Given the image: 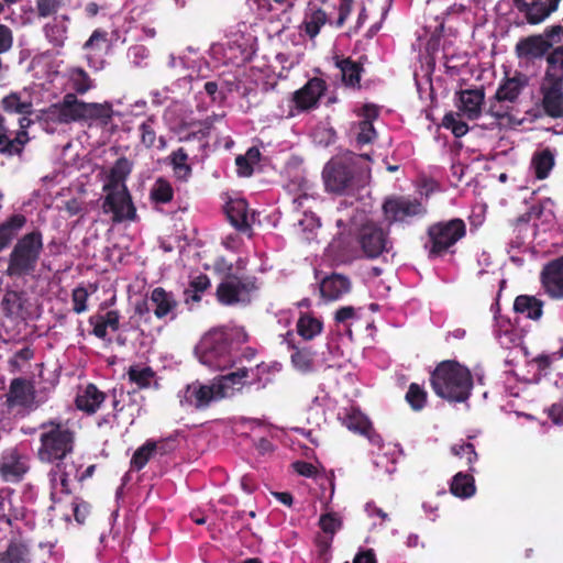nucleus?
Instances as JSON below:
<instances>
[{"mask_svg":"<svg viewBox=\"0 0 563 563\" xmlns=\"http://www.w3.org/2000/svg\"><path fill=\"white\" fill-rule=\"evenodd\" d=\"M555 166V155L550 147L537 151L531 158V168L538 180L547 179Z\"/></svg>","mask_w":563,"mask_h":563,"instance_id":"obj_32","label":"nucleus"},{"mask_svg":"<svg viewBox=\"0 0 563 563\" xmlns=\"http://www.w3.org/2000/svg\"><path fill=\"white\" fill-rule=\"evenodd\" d=\"M70 85L80 95L86 93L92 86L89 75L80 67L70 70Z\"/></svg>","mask_w":563,"mask_h":563,"instance_id":"obj_51","label":"nucleus"},{"mask_svg":"<svg viewBox=\"0 0 563 563\" xmlns=\"http://www.w3.org/2000/svg\"><path fill=\"white\" fill-rule=\"evenodd\" d=\"M157 442L147 440L142 446H140L131 459V468L141 471L156 452Z\"/></svg>","mask_w":563,"mask_h":563,"instance_id":"obj_48","label":"nucleus"},{"mask_svg":"<svg viewBox=\"0 0 563 563\" xmlns=\"http://www.w3.org/2000/svg\"><path fill=\"white\" fill-rule=\"evenodd\" d=\"M288 349L292 351L290 355L292 366L301 372L309 373L313 369L314 353L309 347H299L292 340H287Z\"/></svg>","mask_w":563,"mask_h":563,"instance_id":"obj_35","label":"nucleus"},{"mask_svg":"<svg viewBox=\"0 0 563 563\" xmlns=\"http://www.w3.org/2000/svg\"><path fill=\"white\" fill-rule=\"evenodd\" d=\"M539 278L541 289L550 299L563 301V255L545 263Z\"/></svg>","mask_w":563,"mask_h":563,"instance_id":"obj_15","label":"nucleus"},{"mask_svg":"<svg viewBox=\"0 0 563 563\" xmlns=\"http://www.w3.org/2000/svg\"><path fill=\"white\" fill-rule=\"evenodd\" d=\"M0 563H31L27 545L22 541H10L5 551L0 552Z\"/></svg>","mask_w":563,"mask_h":563,"instance_id":"obj_39","label":"nucleus"},{"mask_svg":"<svg viewBox=\"0 0 563 563\" xmlns=\"http://www.w3.org/2000/svg\"><path fill=\"white\" fill-rule=\"evenodd\" d=\"M36 12L40 18L55 14L63 5V0H36Z\"/></svg>","mask_w":563,"mask_h":563,"instance_id":"obj_56","label":"nucleus"},{"mask_svg":"<svg viewBox=\"0 0 563 563\" xmlns=\"http://www.w3.org/2000/svg\"><path fill=\"white\" fill-rule=\"evenodd\" d=\"M334 66L340 70L341 81L346 88L360 89L361 78L364 67L361 62L353 60L351 57L335 55L333 57Z\"/></svg>","mask_w":563,"mask_h":563,"instance_id":"obj_26","label":"nucleus"},{"mask_svg":"<svg viewBox=\"0 0 563 563\" xmlns=\"http://www.w3.org/2000/svg\"><path fill=\"white\" fill-rule=\"evenodd\" d=\"M451 493L460 498H468L475 494V481L471 474L459 472L454 475L451 485Z\"/></svg>","mask_w":563,"mask_h":563,"instance_id":"obj_43","label":"nucleus"},{"mask_svg":"<svg viewBox=\"0 0 563 563\" xmlns=\"http://www.w3.org/2000/svg\"><path fill=\"white\" fill-rule=\"evenodd\" d=\"M38 448L36 457L41 463L66 460L77 445V431L74 422L60 417H52L38 424Z\"/></svg>","mask_w":563,"mask_h":563,"instance_id":"obj_1","label":"nucleus"},{"mask_svg":"<svg viewBox=\"0 0 563 563\" xmlns=\"http://www.w3.org/2000/svg\"><path fill=\"white\" fill-rule=\"evenodd\" d=\"M29 457L16 448L4 451L0 459V476L4 482H21L29 472Z\"/></svg>","mask_w":563,"mask_h":563,"instance_id":"obj_18","label":"nucleus"},{"mask_svg":"<svg viewBox=\"0 0 563 563\" xmlns=\"http://www.w3.org/2000/svg\"><path fill=\"white\" fill-rule=\"evenodd\" d=\"M545 63L543 78L563 81V44L551 48Z\"/></svg>","mask_w":563,"mask_h":563,"instance_id":"obj_38","label":"nucleus"},{"mask_svg":"<svg viewBox=\"0 0 563 563\" xmlns=\"http://www.w3.org/2000/svg\"><path fill=\"white\" fill-rule=\"evenodd\" d=\"M235 339L239 342H245L247 334L224 327L210 330L201 338L196 347L200 362L217 369L232 367L234 361L231 351Z\"/></svg>","mask_w":563,"mask_h":563,"instance_id":"obj_3","label":"nucleus"},{"mask_svg":"<svg viewBox=\"0 0 563 563\" xmlns=\"http://www.w3.org/2000/svg\"><path fill=\"white\" fill-rule=\"evenodd\" d=\"M540 95L544 114L552 119L563 118V81L543 78Z\"/></svg>","mask_w":563,"mask_h":563,"instance_id":"obj_17","label":"nucleus"},{"mask_svg":"<svg viewBox=\"0 0 563 563\" xmlns=\"http://www.w3.org/2000/svg\"><path fill=\"white\" fill-rule=\"evenodd\" d=\"M148 300L157 319L175 320L177 318L178 301L172 291H167L163 287H155L151 291Z\"/></svg>","mask_w":563,"mask_h":563,"instance_id":"obj_22","label":"nucleus"},{"mask_svg":"<svg viewBox=\"0 0 563 563\" xmlns=\"http://www.w3.org/2000/svg\"><path fill=\"white\" fill-rule=\"evenodd\" d=\"M457 115H460V113H445L442 119V125L445 129L451 130L455 137H462L468 132V125L465 122L457 120Z\"/></svg>","mask_w":563,"mask_h":563,"instance_id":"obj_53","label":"nucleus"},{"mask_svg":"<svg viewBox=\"0 0 563 563\" xmlns=\"http://www.w3.org/2000/svg\"><path fill=\"white\" fill-rule=\"evenodd\" d=\"M327 13L322 9H316L306 14L301 29L310 38H314L320 33L321 27L327 23Z\"/></svg>","mask_w":563,"mask_h":563,"instance_id":"obj_45","label":"nucleus"},{"mask_svg":"<svg viewBox=\"0 0 563 563\" xmlns=\"http://www.w3.org/2000/svg\"><path fill=\"white\" fill-rule=\"evenodd\" d=\"M380 224L368 221L361 225L356 234V242L366 258L374 260L383 253L389 252L391 242Z\"/></svg>","mask_w":563,"mask_h":563,"instance_id":"obj_9","label":"nucleus"},{"mask_svg":"<svg viewBox=\"0 0 563 563\" xmlns=\"http://www.w3.org/2000/svg\"><path fill=\"white\" fill-rule=\"evenodd\" d=\"M44 32L47 40L56 47L63 46L66 38V29L58 24H46Z\"/></svg>","mask_w":563,"mask_h":563,"instance_id":"obj_55","label":"nucleus"},{"mask_svg":"<svg viewBox=\"0 0 563 563\" xmlns=\"http://www.w3.org/2000/svg\"><path fill=\"white\" fill-rule=\"evenodd\" d=\"M107 399L106 393L101 391L95 384L89 383L75 398V406L78 410L88 416L96 413Z\"/></svg>","mask_w":563,"mask_h":563,"instance_id":"obj_28","label":"nucleus"},{"mask_svg":"<svg viewBox=\"0 0 563 563\" xmlns=\"http://www.w3.org/2000/svg\"><path fill=\"white\" fill-rule=\"evenodd\" d=\"M456 107L468 120H476L482 113V104L485 99L483 88L465 89L457 92Z\"/></svg>","mask_w":563,"mask_h":563,"instance_id":"obj_25","label":"nucleus"},{"mask_svg":"<svg viewBox=\"0 0 563 563\" xmlns=\"http://www.w3.org/2000/svg\"><path fill=\"white\" fill-rule=\"evenodd\" d=\"M26 221L24 214L14 213L0 223V253L10 246Z\"/></svg>","mask_w":563,"mask_h":563,"instance_id":"obj_31","label":"nucleus"},{"mask_svg":"<svg viewBox=\"0 0 563 563\" xmlns=\"http://www.w3.org/2000/svg\"><path fill=\"white\" fill-rule=\"evenodd\" d=\"M44 250L43 233L35 229L19 238L13 245L5 274L9 277H24L35 272Z\"/></svg>","mask_w":563,"mask_h":563,"instance_id":"obj_4","label":"nucleus"},{"mask_svg":"<svg viewBox=\"0 0 563 563\" xmlns=\"http://www.w3.org/2000/svg\"><path fill=\"white\" fill-rule=\"evenodd\" d=\"M132 170V164L126 157H120L109 172L103 189L126 186L125 179Z\"/></svg>","mask_w":563,"mask_h":563,"instance_id":"obj_36","label":"nucleus"},{"mask_svg":"<svg viewBox=\"0 0 563 563\" xmlns=\"http://www.w3.org/2000/svg\"><path fill=\"white\" fill-rule=\"evenodd\" d=\"M2 310L7 317H16L23 309L21 295L15 290H8L1 302Z\"/></svg>","mask_w":563,"mask_h":563,"instance_id":"obj_50","label":"nucleus"},{"mask_svg":"<svg viewBox=\"0 0 563 563\" xmlns=\"http://www.w3.org/2000/svg\"><path fill=\"white\" fill-rule=\"evenodd\" d=\"M342 424L350 431L368 439L377 446L383 444L382 437L374 430L371 420L358 408H351L342 418Z\"/></svg>","mask_w":563,"mask_h":563,"instance_id":"obj_20","label":"nucleus"},{"mask_svg":"<svg viewBox=\"0 0 563 563\" xmlns=\"http://www.w3.org/2000/svg\"><path fill=\"white\" fill-rule=\"evenodd\" d=\"M128 377L132 384H135L139 389H146L152 386L154 380L155 387H158L155 380L156 373L151 366L141 367L139 365H131L128 369Z\"/></svg>","mask_w":563,"mask_h":563,"instance_id":"obj_41","label":"nucleus"},{"mask_svg":"<svg viewBox=\"0 0 563 563\" xmlns=\"http://www.w3.org/2000/svg\"><path fill=\"white\" fill-rule=\"evenodd\" d=\"M66 460L48 462L53 465L48 472L49 482L53 488L60 487V493L70 495V471Z\"/></svg>","mask_w":563,"mask_h":563,"instance_id":"obj_34","label":"nucleus"},{"mask_svg":"<svg viewBox=\"0 0 563 563\" xmlns=\"http://www.w3.org/2000/svg\"><path fill=\"white\" fill-rule=\"evenodd\" d=\"M430 385L434 394L450 402H464L472 394L471 371L455 360L440 362L430 374Z\"/></svg>","mask_w":563,"mask_h":563,"instance_id":"obj_2","label":"nucleus"},{"mask_svg":"<svg viewBox=\"0 0 563 563\" xmlns=\"http://www.w3.org/2000/svg\"><path fill=\"white\" fill-rule=\"evenodd\" d=\"M550 51L551 42L547 41L542 34L522 37L515 46V53L520 59H541L547 57Z\"/></svg>","mask_w":563,"mask_h":563,"instance_id":"obj_21","label":"nucleus"},{"mask_svg":"<svg viewBox=\"0 0 563 563\" xmlns=\"http://www.w3.org/2000/svg\"><path fill=\"white\" fill-rule=\"evenodd\" d=\"M2 108L9 113H19L22 115H31L33 113V104L31 101H22L16 92L5 96L1 100Z\"/></svg>","mask_w":563,"mask_h":563,"instance_id":"obj_46","label":"nucleus"},{"mask_svg":"<svg viewBox=\"0 0 563 563\" xmlns=\"http://www.w3.org/2000/svg\"><path fill=\"white\" fill-rule=\"evenodd\" d=\"M35 398L34 385L31 380L23 377L13 378L9 390L5 394V404L9 408L30 407Z\"/></svg>","mask_w":563,"mask_h":563,"instance_id":"obj_23","label":"nucleus"},{"mask_svg":"<svg viewBox=\"0 0 563 563\" xmlns=\"http://www.w3.org/2000/svg\"><path fill=\"white\" fill-rule=\"evenodd\" d=\"M333 538L329 536H318L316 538V544L318 549L319 559L322 563H328L330 560V549L332 545Z\"/></svg>","mask_w":563,"mask_h":563,"instance_id":"obj_58","label":"nucleus"},{"mask_svg":"<svg viewBox=\"0 0 563 563\" xmlns=\"http://www.w3.org/2000/svg\"><path fill=\"white\" fill-rule=\"evenodd\" d=\"M298 334L306 341L312 340L322 332L323 323L320 319L309 314L301 313L297 324Z\"/></svg>","mask_w":563,"mask_h":563,"instance_id":"obj_42","label":"nucleus"},{"mask_svg":"<svg viewBox=\"0 0 563 563\" xmlns=\"http://www.w3.org/2000/svg\"><path fill=\"white\" fill-rule=\"evenodd\" d=\"M88 297H89V294H88L87 289L82 286L76 287L73 290L71 301H73L74 312L79 314L87 310Z\"/></svg>","mask_w":563,"mask_h":563,"instance_id":"obj_57","label":"nucleus"},{"mask_svg":"<svg viewBox=\"0 0 563 563\" xmlns=\"http://www.w3.org/2000/svg\"><path fill=\"white\" fill-rule=\"evenodd\" d=\"M12 45H13L12 30L4 24H0V54L7 53L8 51H10Z\"/></svg>","mask_w":563,"mask_h":563,"instance_id":"obj_61","label":"nucleus"},{"mask_svg":"<svg viewBox=\"0 0 563 563\" xmlns=\"http://www.w3.org/2000/svg\"><path fill=\"white\" fill-rule=\"evenodd\" d=\"M98 317L111 331H118L120 329L121 316L118 310H109L104 314H98Z\"/></svg>","mask_w":563,"mask_h":563,"instance_id":"obj_63","label":"nucleus"},{"mask_svg":"<svg viewBox=\"0 0 563 563\" xmlns=\"http://www.w3.org/2000/svg\"><path fill=\"white\" fill-rule=\"evenodd\" d=\"M549 419L556 426H563V399L552 404L547 410Z\"/></svg>","mask_w":563,"mask_h":563,"instance_id":"obj_64","label":"nucleus"},{"mask_svg":"<svg viewBox=\"0 0 563 563\" xmlns=\"http://www.w3.org/2000/svg\"><path fill=\"white\" fill-rule=\"evenodd\" d=\"M378 114L379 111L375 104L366 103L362 107L358 113L362 120L352 126V132L357 145L363 146L369 144L377 137L373 122L378 118Z\"/></svg>","mask_w":563,"mask_h":563,"instance_id":"obj_19","label":"nucleus"},{"mask_svg":"<svg viewBox=\"0 0 563 563\" xmlns=\"http://www.w3.org/2000/svg\"><path fill=\"white\" fill-rule=\"evenodd\" d=\"M174 198V188L164 177H158L150 190V199L155 205H166Z\"/></svg>","mask_w":563,"mask_h":563,"instance_id":"obj_44","label":"nucleus"},{"mask_svg":"<svg viewBox=\"0 0 563 563\" xmlns=\"http://www.w3.org/2000/svg\"><path fill=\"white\" fill-rule=\"evenodd\" d=\"M151 310H153V307L151 306L148 298L135 302L134 314L139 317L140 321L150 322Z\"/></svg>","mask_w":563,"mask_h":563,"instance_id":"obj_59","label":"nucleus"},{"mask_svg":"<svg viewBox=\"0 0 563 563\" xmlns=\"http://www.w3.org/2000/svg\"><path fill=\"white\" fill-rule=\"evenodd\" d=\"M247 377L249 369L241 367L235 372L220 376L214 383L218 387V391L225 398L230 395V390H241L246 385Z\"/></svg>","mask_w":563,"mask_h":563,"instance_id":"obj_33","label":"nucleus"},{"mask_svg":"<svg viewBox=\"0 0 563 563\" xmlns=\"http://www.w3.org/2000/svg\"><path fill=\"white\" fill-rule=\"evenodd\" d=\"M562 0H512V4L522 16L516 21L517 26L523 24L540 25L558 11Z\"/></svg>","mask_w":563,"mask_h":563,"instance_id":"obj_12","label":"nucleus"},{"mask_svg":"<svg viewBox=\"0 0 563 563\" xmlns=\"http://www.w3.org/2000/svg\"><path fill=\"white\" fill-rule=\"evenodd\" d=\"M103 191L107 192L102 203L103 212H111L114 223L137 219L136 208L126 186L103 189Z\"/></svg>","mask_w":563,"mask_h":563,"instance_id":"obj_10","label":"nucleus"},{"mask_svg":"<svg viewBox=\"0 0 563 563\" xmlns=\"http://www.w3.org/2000/svg\"><path fill=\"white\" fill-rule=\"evenodd\" d=\"M528 85L529 77L521 71H516L512 77L506 76L500 81L495 92L494 100L497 102L515 103Z\"/></svg>","mask_w":563,"mask_h":563,"instance_id":"obj_24","label":"nucleus"},{"mask_svg":"<svg viewBox=\"0 0 563 563\" xmlns=\"http://www.w3.org/2000/svg\"><path fill=\"white\" fill-rule=\"evenodd\" d=\"M427 235L429 257H439L466 235V223L460 218L439 221L428 228Z\"/></svg>","mask_w":563,"mask_h":563,"instance_id":"obj_7","label":"nucleus"},{"mask_svg":"<svg viewBox=\"0 0 563 563\" xmlns=\"http://www.w3.org/2000/svg\"><path fill=\"white\" fill-rule=\"evenodd\" d=\"M319 286L321 297L328 301H334L350 292L352 284L349 277L339 273H332L325 276Z\"/></svg>","mask_w":563,"mask_h":563,"instance_id":"obj_27","label":"nucleus"},{"mask_svg":"<svg viewBox=\"0 0 563 563\" xmlns=\"http://www.w3.org/2000/svg\"><path fill=\"white\" fill-rule=\"evenodd\" d=\"M405 399L413 411L422 410L428 401V393L417 383H411L405 395Z\"/></svg>","mask_w":563,"mask_h":563,"instance_id":"obj_47","label":"nucleus"},{"mask_svg":"<svg viewBox=\"0 0 563 563\" xmlns=\"http://www.w3.org/2000/svg\"><path fill=\"white\" fill-rule=\"evenodd\" d=\"M180 406L202 411L210 407L213 401L221 400L222 394L218 391L216 383L205 385L197 382L188 384L180 391Z\"/></svg>","mask_w":563,"mask_h":563,"instance_id":"obj_13","label":"nucleus"},{"mask_svg":"<svg viewBox=\"0 0 563 563\" xmlns=\"http://www.w3.org/2000/svg\"><path fill=\"white\" fill-rule=\"evenodd\" d=\"M319 527L323 533L329 537L334 534L342 528V520L335 512H327L320 516Z\"/></svg>","mask_w":563,"mask_h":563,"instance_id":"obj_52","label":"nucleus"},{"mask_svg":"<svg viewBox=\"0 0 563 563\" xmlns=\"http://www.w3.org/2000/svg\"><path fill=\"white\" fill-rule=\"evenodd\" d=\"M46 113L49 120L59 124L110 117L109 109L104 106L84 102L71 92L66 93L62 101L51 104Z\"/></svg>","mask_w":563,"mask_h":563,"instance_id":"obj_5","label":"nucleus"},{"mask_svg":"<svg viewBox=\"0 0 563 563\" xmlns=\"http://www.w3.org/2000/svg\"><path fill=\"white\" fill-rule=\"evenodd\" d=\"M256 277L238 276L236 274H228L216 290V297L222 306H234L241 301L242 295H249L256 290Z\"/></svg>","mask_w":563,"mask_h":563,"instance_id":"obj_11","label":"nucleus"},{"mask_svg":"<svg viewBox=\"0 0 563 563\" xmlns=\"http://www.w3.org/2000/svg\"><path fill=\"white\" fill-rule=\"evenodd\" d=\"M225 214L229 222L240 232L251 230L249 222V205L244 199L230 200L225 205Z\"/></svg>","mask_w":563,"mask_h":563,"instance_id":"obj_30","label":"nucleus"},{"mask_svg":"<svg viewBox=\"0 0 563 563\" xmlns=\"http://www.w3.org/2000/svg\"><path fill=\"white\" fill-rule=\"evenodd\" d=\"M544 301L533 295H519L514 301V311L532 321L543 316Z\"/></svg>","mask_w":563,"mask_h":563,"instance_id":"obj_29","label":"nucleus"},{"mask_svg":"<svg viewBox=\"0 0 563 563\" xmlns=\"http://www.w3.org/2000/svg\"><path fill=\"white\" fill-rule=\"evenodd\" d=\"M384 219L390 227L395 223L409 224L416 218H423L428 209L422 200L409 195H390L382 205Z\"/></svg>","mask_w":563,"mask_h":563,"instance_id":"obj_8","label":"nucleus"},{"mask_svg":"<svg viewBox=\"0 0 563 563\" xmlns=\"http://www.w3.org/2000/svg\"><path fill=\"white\" fill-rule=\"evenodd\" d=\"M157 119L155 115L147 117L140 125V141L146 148H152L156 142Z\"/></svg>","mask_w":563,"mask_h":563,"instance_id":"obj_49","label":"nucleus"},{"mask_svg":"<svg viewBox=\"0 0 563 563\" xmlns=\"http://www.w3.org/2000/svg\"><path fill=\"white\" fill-rule=\"evenodd\" d=\"M451 452L461 459L464 457L466 460L467 465L470 466L468 470L471 472L474 471L472 465L477 461V453L475 451L474 444L470 442L456 443L452 445Z\"/></svg>","mask_w":563,"mask_h":563,"instance_id":"obj_54","label":"nucleus"},{"mask_svg":"<svg viewBox=\"0 0 563 563\" xmlns=\"http://www.w3.org/2000/svg\"><path fill=\"white\" fill-rule=\"evenodd\" d=\"M357 156L346 153L332 157L323 167L322 179L328 192L344 195L353 189L357 172Z\"/></svg>","mask_w":563,"mask_h":563,"instance_id":"obj_6","label":"nucleus"},{"mask_svg":"<svg viewBox=\"0 0 563 563\" xmlns=\"http://www.w3.org/2000/svg\"><path fill=\"white\" fill-rule=\"evenodd\" d=\"M354 0H339L338 3V19L335 21V26L341 27L345 23L346 19L349 18L352 7H353Z\"/></svg>","mask_w":563,"mask_h":563,"instance_id":"obj_60","label":"nucleus"},{"mask_svg":"<svg viewBox=\"0 0 563 563\" xmlns=\"http://www.w3.org/2000/svg\"><path fill=\"white\" fill-rule=\"evenodd\" d=\"M327 89L325 80L320 77H313L292 93L291 101L298 112L316 109Z\"/></svg>","mask_w":563,"mask_h":563,"instance_id":"obj_16","label":"nucleus"},{"mask_svg":"<svg viewBox=\"0 0 563 563\" xmlns=\"http://www.w3.org/2000/svg\"><path fill=\"white\" fill-rule=\"evenodd\" d=\"M32 120L29 115L19 119L20 130L13 139L10 137V130L5 125V119L0 114V154L5 156L21 155L25 144L29 142L27 129L31 126Z\"/></svg>","mask_w":563,"mask_h":563,"instance_id":"obj_14","label":"nucleus"},{"mask_svg":"<svg viewBox=\"0 0 563 563\" xmlns=\"http://www.w3.org/2000/svg\"><path fill=\"white\" fill-rule=\"evenodd\" d=\"M188 158L189 154L185 147L173 151L168 156L174 174L180 180H187L191 176L192 168L187 163Z\"/></svg>","mask_w":563,"mask_h":563,"instance_id":"obj_40","label":"nucleus"},{"mask_svg":"<svg viewBox=\"0 0 563 563\" xmlns=\"http://www.w3.org/2000/svg\"><path fill=\"white\" fill-rule=\"evenodd\" d=\"M211 280L206 274H198L190 278L187 288L184 290L186 303L200 302L203 294L210 289Z\"/></svg>","mask_w":563,"mask_h":563,"instance_id":"obj_37","label":"nucleus"},{"mask_svg":"<svg viewBox=\"0 0 563 563\" xmlns=\"http://www.w3.org/2000/svg\"><path fill=\"white\" fill-rule=\"evenodd\" d=\"M542 35L549 42H551V48L553 45L563 41V29L559 24H553L544 29Z\"/></svg>","mask_w":563,"mask_h":563,"instance_id":"obj_62","label":"nucleus"}]
</instances>
